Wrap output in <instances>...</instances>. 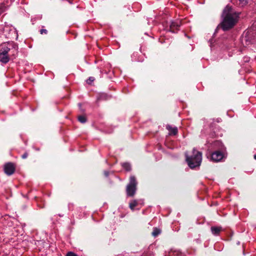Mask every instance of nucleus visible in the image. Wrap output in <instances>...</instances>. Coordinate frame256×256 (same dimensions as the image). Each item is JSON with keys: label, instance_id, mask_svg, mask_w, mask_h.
I'll return each mask as SVG.
<instances>
[{"label": "nucleus", "instance_id": "1", "mask_svg": "<svg viewBox=\"0 0 256 256\" xmlns=\"http://www.w3.org/2000/svg\"><path fill=\"white\" fill-rule=\"evenodd\" d=\"M223 20L220 26L224 30H228L234 26L238 21V16L234 12L230 6H227L223 11Z\"/></svg>", "mask_w": 256, "mask_h": 256}, {"label": "nucleus", "instance_id": "2", "mask_svg": "<svg viewBox=\"0 0 256 256\" xmlns=\"http://www.w3.org/2000/svg\"><path fill=\"white\" fill-rule=\"evenodd\" d=\"M186 156L188 164L191 168H194L200 165L202 160V154L195 148L193 149L192 156H188L187 154H186Z\"/></svg>", "mask_w": 256, "mask_h": 256}, {"label": "nucleus", "instance_id": "3", "mask_svg": "<svg viewBox=\"0 0 256 256\" xmlns=\"http://www.w3.org/2000/svg\"><path fill=\"white\" fill-rule=\"evenodd\" d=\"M138 182L135 176H132L130 178V182L126 186V192L128 196H133L136 190V186Z\"/></svg>", "mask_w": 256, "mask_h": 256}, {"label": "nucleus", "instance_id": "4", "mask_svg": "<svg viewBox=\"0 0 256 256\" xmlns=\"http://www.w3.org/2000/svg\"><path fill=\"white\" fill-rule=\"evenodd\" d=\"M16 170V166L12 162H8L4 166V172L8 176L12 174Z\"/></svg>", "mask_w": 256, "mask_h": 256}, {"label": "nucleus", "instance_id": "5", "mask_svg": "<svg viewBox=\"0 0 256 256\" xmlns=\"http://www.w3.org/2000/svg\"><path fill=\"white\" fill-rule=\"evenodd\" d=\"M224 158V154L220 150H216L211 154V160L214 162H220Z\"/></svg>", "mask_w": 256, "mask_h": 256}, {"label": "nucleus", "instance_id": "6", "mask_svg": "<svg viewBox=\"0 0 256 256\" xmlns=\"http://www.w3.org/2000/svg\"><path fill=\"white\" fill-rule=\"evenodd\" d=\"M8 47L10 48L9 52V56L15 58L18 52V46L14 42H8Z\"/></svg>", "mask_w": 256, "mask_h": 256}, {"label": "nucleus", "instance_id": "7", "mask_svg": "<svg viewBox=\"0 0 256 256\" xmlns=\"http://www.w3.org/2000/svg\"><path fill=\"white\" fill-rule=\"evenodd\" d=\"M180 25L181 21L180 20H177L171 23L170 26V30L172 32H175L176 30H178Z\"/></svg>", "mask_w": 256, "mask_h": 256}, {"label": "nucleus", "instance_id": "8", "mask_svg": "<svg viewBox=\"0 0 256 256\" xmlns=\"http://www.w3.org/2000/svg\"><path fill=\"white\" fill-rule=\"evenodd\" d=\"M10 48L8 47V43L4 44L1 46L0 48V53L6 55H9Z\"/></svg>", "mask_w": 256, "mask_h": 256}, {"label": "nucleus", "instance_id": "9", "mask_svg": "<svg viewBox=\"0 0 256 256\" xmlns=\"http://www.w3.org/2000/svg\"><path fill=\"white\" fill-rule=\"evenodd\" d=\"M10 56L9 55H6L4 54L0 53V62L6 64L10 60Z\"/></svg>", "mask_w": 256, "mask_h": 256}, {"label": "nucleus", "instance_id": "10", "mask_svg": "<svg viewBox=\"0 0 256 256\" xmlns=\"http://www.w3.org/2000/svg\"><path fill=\"white\" fill-rule=\"evenodd\" d=\"M166 129L169 131L170 134L176 135L178 133V128L176 127H172L170 125L166 126Z\"/></svg>", "mask_w": 256, "mask_h": 256}, {"label": "nucleus", "instance_id": "11", "mask_svg": "<svg viewBox=\"0 0 256 256\" xmlns=\"http://www.w3.org/2000/svg\"><path fill=\"white\" fill-rule=\"evenodd\" d=\"M222 230V228L220 226H212L211 228L212 232L214 235H218Z\"/></svg>", "mask_w": 256, "mask_h": 256}, {"label": "nucleus", "instance_id": "12", "mask_svg": "<svg viewBox=\"0 0 256 256\" xmlns=\"http://www.w3.org/2000/svg\"><path fill=\"white\" fill-rule=\"evenodd\" d=\"M4 35L8 38H11V36H10V34H7L6 32L10 31V32H12L14 33H15L14 30H13L12 28H11L10 27H9L8 26H5L4 28Z\"/></svg>", "mask_w": 256, "mask_h": 256}, {"label": "nucleus", "instance_id": "13", "mask_svg": "<svg viewBox=\"0 0 256 256\" xmlns=\"http://www.w3.org/2000/svg\"><path fill=\"white\" fill-rule=\"evenodd\" d=\"M252 35L251 32L248 30L246 33L244 37L243 38L242 40H245L246 42H248V43H252L253 41L252 40H250L249 38Z\"/></svg>", "mask_w": 256, "mask_h": 256}, {"label": "nucleus", "instance_id": "14", "mask_svg": "<svg viewBox=\"0 0 256 256\" xmlns=\"http://www.w3.org/2000/svg\"><path fill=\"white\" fill-rule=\"evenodd\" d=\"M138 202L137 200H132L130 201L129 204L130 208L132 210H134L135 207L138 206Z\"/></svg>", "mask_w": 256, "mask_h": 256}, {"label": "nucleus", "instance_id": "15", "mask_svg": "<svg viewBox=\"0 0 256 256\" xmlns=\"http://www.w3.org/2000/svg\"><path fill=\"white\" fill-rule=\"evenodd\" d=\"M214 148L216 149H222L223 145L222 143L220 141H216L214 143Z\"/></svg>", "mask_w": 256, "mask_h": 256}, {"label": "nucleus", "instance_id": "16", "mask_svg": "<svg viewBox=\"0 0 256 256\" xmlns=\"http://www.w3.org/2000/svg\"><path fill=\"white\" fill-rule=\"evenodd\" d=\"M122 168L126 171H130L131 170V166L129 163L124 162L122 164Z\"/></svg>", "mask_w": 256, "mask_h": 256}, {"label": "nucleus", "instance_id": "17", "mask_svg": "<svg viewBox=\"0 0 256 256\" xmlns=\"http://www.w3.org/2000/svg\"><path fill=\"white\" fill-rule=\"evenodd\" d=\"M161 232V231L160 229L157 228H154L153 230V232H152V235L154 237L157 236L159 234H160Z\"/></svg>", "mask_w": 256, "mask_h": 256}, {"label": "nucleus", "instance_id": "18", "mask_svg": "<svg viewBox=\"0 0 256 256\" xmlns=\"http://www.w3.org/2000/svg\"><path fill=\"white\" fill-rule=\"evenodd\" d=\"M78 120L81 123H84L86 122V118L84 116H80L78 117Z\"/></svg>", "mask_w": 256, "mask_h": 256}, {"label": "nucleus", "instance_id": "19", "mask_svg": "<svg viewBox=\"0 0 256 256\" xmlns=\"http://www.w3.org/2000/svg\"><path fill=\"white\" fill-rule=\"evenodd\" d=\"M94 78L92 76H91V77H90L89 78L88 80H86V82L89 84H90L94 80Z\"/></svg>", "mask_w": 256, "mask_h": 256}, {"label": "nucleus", "instance_id": "20", "mask_svg": "<svg viewBox=\"0 0 256 256\" xmlns=\"http://www.w3.org/2000/svg\"><path fill=\"white\" fill-rule=\"evenodd\" d=\"M6 10V8L4 4H2L0 6V14L4 12Z\"/></svg>", "mask_w": 256, "mask_h": 256}, {"label": "nucleus", "instance_id": "21", "mask_svg": "<svg viewBox=\"0 0 256 256\" xmlns=\"http://www.w3.org/2000/svg\"><path fill=\"white\" fill-rule=\"evenodd\" d=\"M66 256H78L73 252H70L67 253V254H66Z\"/></svg>", "mask_w": 256, "mask_h": 256}, {"label": "nucleus", "instance_id": "22", "mask_svg": "<svg viewBox=\"0 0 256 256\" xmlns=\"http://www.w3.org/2000/svg\"><path fill=\"white\" fill-rule=\"evenodd\" d=\"M242 6L246 4L248 2V0H239Z\"/></svg>", "mask_w": 256, "mask_h": 256}, {"label": "nucleus", "instance_id": "23", "mask_svg": "<svg viewBox=\"0 0 256 256\" xmlns=\"http://www.w3.org/2000/svg\"><path fill=\"white\" fill-rule=\"evenodd\" d=\"M40 34H46L48 33V31L47 30H45V29H42L40 30Z\"/></svg>", "mask_w": 256, "mask_h": 256}, {"label": "nucleus", "instance_id": "24", "mask_svg": "<svg viewBox=\"0 0 256 256\" xmlns=\"http://www.w3.org/2000/svg\"><path fill=\"white\" fill-rule=\"evenodd\" d=\"M28 154L27 152H25L24 154H23L22 156V158L24 159L28 157Z\"/></svg>", "mask_w": 256, "mask_h": 256}, {"label": "nucleus", "instance_id": "25", "mask_svg": "<svg viewBox=\"0 0 256 256\" xmlns=\"http://www.w3.org/2000/svg\"><path fill=\"white\" fill-rule=\"evenodd\" d=\"M105 174H106V176H108V172H105Z\"/></svg>", "mask_w": 256, "mask_h": 256}, {"label": "nucleus", "instance_id": "26", "mask_svg": "<svg viewBox=\"0 0 256 256\" xmlns=\"http://www.w3.org/2000/svg\"><path fill=\"white\" fill-rule=\"evenodd\" d=\"M254 158L256 160V154L254 155Z\"/></svg>", "mask_w": 256, "mask_h": 256}]
</instances>
